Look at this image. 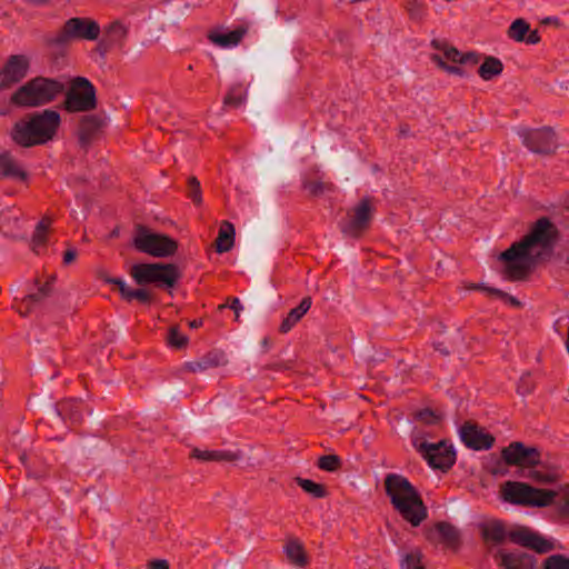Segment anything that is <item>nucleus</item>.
<instances>
[{
  "label": "nucleus",
  "instance_id": "45",
  "mask_svg": "<svg viewBox=\"0 0 569 569\" xmlns=\"http://www.w3.org/2000/svg\"><path fill=\"white\" fill-rule=\"evenodd\" d=\"M189 193L188 196L192 199L196 204H201L202 196L200 189V182L196 177L188 179Z\"/></svg>",
  "mask_w": 569,
  "mask_h": 569
},
{
  "label": "nucleus",
  "instance_id": "32",
  "mask_svg": "<svg viewBox=\"0 0 569 569\" xmlns=\"http://www.w3.org/2000/svg\"><path fill=\"white\" fill-rule=\"evenodd\" d=\"M295 481L303 491H306L313 498H325L327 496V490L325 486L320 483L301 477H297Z\"/></svg>",
  "mask_w": 569,
  "mask_h": 569
},
{
  "label": "nucleus",
  "instance_id": "44",
  "mask_svg": "<svg viewBox=\"0 0 569 569\" xmlns=\"http://www.w3.org/2000/svg\"><path fill=\"white\" fill-rule=\"evenodd\" d=\"M529 478L540 483H552L558 479V473L556 471L542 472L539 470H531L529 472Z\"/></svg>",
  "mask_w": 569,
  "mask_h": 569
},
{
  "label": "nucleus",
  "instance_id": "13",
  "mask_svg": "<svg viewBox=\"0 0 569 569\" xmlns=\"http://www.w3.org/2000/svg\"><path fill=\"white\" fill-rule=\"evenodd\" d=\"M501 457L509 466L535 467L541 465V452L537 447H527L513 441L501 450Z\"/></svg>",
  "mask_w": 569,
  "mask_h": 569
},
{
  "label": "nucleus",
  "instance_id": "37",
  "mask_svg": "<svg viewBox=\"0 0 569 569\" xmlns=\"http://www.w3.org/2000/svg\"><path fill=\"white\" fill-rule=\"evenodd\" d=\"M317 465L321 470L333 472L340 468L341 459L337 455L321 456Z\"/></svg>",
  "mask_w": 569,
  "mask_h": 569
},
{
  "label": "nucleus",
  "instance_id": "25",
  "mask_svg": "<svg viewBox=\"0 0 569 569\" xmlns=\"http://www.w3.org/2000/svg\"><path fill=\"white\" fill-rule=\"evenodd\" d=\"M234 227L229 221H223L216 239V250L219 253L228 252L234 244Z\"/></svg>",
  "mask_w": 569,
  "mask_h": 569
},
{
  "label": "nucleus",
  "instance_id": "56",
  "mask_svg": "<svg viewBox=\"0 0 569 569\" xmlns=\"http://www.w3.org/2000/svg\"><path fill=\"white\" fill-rule=\"evenodd\" d=\"M563 499L565 503L561 507V511L566 515H569V486L563 489Z\"/></svg>",
  "mask_w": 569,
  "mask_h": 569
},
{
  "label": "nucleus",
  "instance_id": "34",
  "mask_svg": "<svg viewBox=\"0 0 569 569\" xmlns=\"http://www.w3.org/2000/svg\"><path fill=\"white\" fill-rule=\"evenodd\" d=\"M422 555L420 550L416 549L405 553L400 560L401 569H423L421 565Z\"/></svg>",
  "mask_w": 569,
  "mask_h": 569
},
{
  "label": "nucleus",
  "instance_id": "39",
  "mask_svg": "<svg viewBox=\"0 0 569 569\" xmlns=\"http://www.w3.org/2000/svg\"><path fill=\"white\" fill-rule=\"evenodd\" d=\"M543 569H569V558L562 555L549 556L543 562Z\"/></svg>",
  "mask_w": 569,
  "mask_h": 569
},
{
  "label": "nucleus",
  "instance_id": "29",
  "mask_svg": "<svg viewBox=\"0 0 569 569\" xmlns=\"http://www.w3.org/2000/svg\"><path fill=\"white\" fill-rule=\"evenodd\" d=\"M503 70L502 62L495 57H487L483 63L479 67L478 73L483 80H490L499 76Z\"/></svg>",
  "mask_w": 569,
  "mask_h": 569
},
{
  "label": "nucleus",
  "instance_id": "42",
  "mask_svg": "<svg viewBox=\"0 0 569 569\" xmlns=\"http://www.w3.org/2000/svg\"><path fill=\"white\" fill-rule=\"evenodd\" d=\"M51 292V286L50 283H44V284H41L39 288H38V291L37 292H32V293H29L26 298H24V301L28 303V305H32V303H39L41 302L43 299H46Z\"/></svg>",
  "mask_w": 569,
  "mask_h": 569
},
{
  "label": "nucleus",
  "instance_id": "15",
  "mask_svg": "<svg viewBox=\"0 0 569 569\" xmlns=\"http://www.w3.org/2000/svg\"><path fill=\"white\" fill-rule=\"evenodd\" d=\"M130 22L117 19L103 27L100 46L106 50L111 48H122L129 36Z\"/></svg>",
  "mask_w": 569,
  "mask_h": 569
},
{
  "label": "nucleus",
  "instance_id": "12",
  "mask_svg": "<svg viewBox=\"0 0 569 569\" xmlns=\"http://www.w3.org/2000/svg\"><path fill=\"white\" fill-rule=\"evenodd\" d=\"M518 134L522 143L535 153L548 154L558 147L556 134L550 128L521 129Z\"/></svg>",
  "mask_w": 569,
  "mask_h": 569
},
{
  "label": "nucleus",
  "instance_id": "51",
  "mask_svg": "<svg viewBox=\"0 0 569 569\" xmlns=\"http://www.w3.org/2000/svg\"><path fill=\"white\" fill-rule=\"evenodd\" d=\"M150 569H169V563L167 560L157 559L149 563Z\"/></svg>",
  "mask_w": 569,
  "mask_h": 569
},
{
  "label": "nucleus",
  "instance_id": "7",
  "mask_svg": "<svg viewBox=\"0 0 569 569\" xmlns=\"http://www.w3.org/2000/svg\"><path fill=\"white\" fill-rule=\"evenodd\" d=\"M132 244L138 251L157 258L171 257L178 250L174 239L163 233L152 232L142 224L136 227Z\"/></svg>",
  "mask_w": 569,
  "mask_h": 569
},
{
  "label": "nucleus",
  "instance_id": "30",
  "mask_svg": "<svg viewBox=\"0 0 569 569\" xmlns=\"http://www.w3.org/2000/svg\"><path fill=\"white\" fill-rule=\"evenodd\" d=\"M530 24L522 18L516 19L508 28L507 36L516 42H525Z\"/></svg>",
  "mask_w": 569,
  "mask_h": 569
},
{
  "label": "nucleus",
  "instance_id": "11",
  "mask_svg": "<svg viewBox=\"0 0 569 569\" xmlns=\"http://www.w3.org/2000/svg\"><path fill=\"white\" fill-rule=\"evenodd\" d=\"M415 447L433 469L448 470L456 461L452 446H448L445 441L438 443L415 441Z\"/></svg>",
  "mask_w": 569,
  "mask_h": 569
},
{
  "label": "nucleus",
  "instance_id": "59",
  "mask_svg": "<svg viewBox=\"0 0 569 569\" xmlns=\"http://www.w3.org/2000/svg\"><path fill=\"white\" fill-rule=\"evenodd\" d=\"M201 326H202V320L201 319H194V320L189 322V327L191 329H197V328H199Z\"/></svg>",
  "mask_w": 569,
  "mask_h": 569
},
{
  "label": "nucleus",
  "instance_id": "47",
  "mask_svg": "<svg viewBox=\"0 0 569 569\" xmlns=\"http://www.w3.org/2000/svg\"><path fill=\"white\" fill-rule=\"evenodd\" d=\"M416 418L423 423L435 425L440 420V416H438L431 409H422L416 413Z\"/></svg>",
  "mask_w": 569,
  "mask_h": 569
},
{
  "label": "nucleus",
  "instance_id": "58",
  "mask_svg": "<svg viewBox=\"0 0 569 569\" xmlns=\"http://www.w3.org/2000/svg\"><path fill=\"white\" fill-rule=\"evenodd\" d=\"M542 24H555V26H559L560 24V21L557 17H547L545 19H542L541 21Z\"/></svg>",
  "mask_w": 569,
  "mask_h": 569
},
{
  "label": "nucleus",
  "instance_id": "8",
  "mask_svg": "<svg viewBox=\"0 0 569 569\" xmlns=\"http://www.w3.org/2000/svg\"><path fill=\"white\" fill-rule=\"evenodd\" d=\"M131 276L138 284L157 283L172 288L181 277L177 264L173 263H140L131 269Z\"/></svg>",
  "mask_w": 569,
  "mask_h": 569
},
{
  "label": "nucleus",
  "instance_id": "19",
  "mask_svg": "<svg viewBox=\"0 0 569 569\" xmlns=\"http://www.w3.org/2000/svg\"><path fill=\"white\" fill-rule=\"evenodd\" d=\"M500 567L503 569H536L537 559L533 555L522 551H499Z\"/></svg>",
  "mask_w": 569,
  "mask_h": 569
},
{
  "label": "nucleus",
  "instance_id": "18",
  "mask_svg": "<svg viewBox=\"0 0 569 569\" xmlns=\"http://www.w3.org/2000/svg\"><path fill=\"white\" fill-rule=\"evenodd\" d=\"M227 363L228 359L223 351L212 350L199 359L186 362L183 369L192 373H201L209 369L226 366Z\"/></svg>",
  "mask_w": 569,
  "mask_h": 569
},
{
  "label": "nucleus",
  "instance_id": "1",
  "mask_svg": "<svg viewBox=\"0 0 569 569\" xmlns=\"http://www.w3.org/2000/svg\"><path fill=\"white\" fill-rule=\"evenodd\" d=\"M556 229L548 218H540L531 232L500 254L506 261L505 276L509 280L523 279L543 251L551 249Z\"/></svg>",
  "mask_w": 569,
  "mask_h": 569
},
{
  "label": "nucleus",
  "instance_id": "46",
  "mask_svg": "<svg viewBox=\"0 0 569 569\" xmlns=\"http://www.w3.org/2000/svg\"><path fill=\"white\" fill-rule=\"evenodd\" d=\"M133 299L138 300L141 303H149L152 300V296L146 289H131L126 300L132 301Z\"/></svg>",
  "mask_w": 569,
  "mask_h": 569
},
{
  "label": "nucleus",
  "instance_id": "17",
  "mask_svg": "<svg viewBox=\"0 0 569 569\" xmlns=\"http://www.w3.org/2000/svg\"><path fill=\"white\" fill-rule=\"evenodd\" d=\"M509 537L512 542L526 548H530L539 553H546L553 548L551 542L542 538L540 535L529 530L528 528H521L519 530L512 531L509 533Z\"/></svg>",
  "mask_w": 569,
  "mask_h": 569
},
{
  "label": "nucleus",
  "instance_id": "38",
  "mask_svg": "<svg viewBox=\"0 0 569 569\" xmlns=\"http://www.w3.org/2000/svg\"><path fill=\"white\" fill-rule=\"evenodd\" d=\"M76 403L73 402H64L60 405L59 408L54 409L57 416H61L63 418H69L72 422H79L82 417L81 413L73 409Z\"/></svg>",
  "mask_w": 569,
  "mask_h": 569
},
{
  "label": "nucleus",
  "instance_id": "26",
  "mask_svg": "<svg viewBox=\"0 0 569 569\" xmlns=\"http://www.w3.org/2000/svg\"><path fill=\"white\" fill-rule=\"evenodd\" d=\"M246 32L247 29L241 27L227 33H211L209 39L219 47L230 48L237 46Z\"/></svg>",
  "mask_w": 569,
  "mask_h": 569
},
{
  "label": "nucleus",
  "instance_id": "41",
  "mask_svg": "<svg viewBox=\"0 0 569 569\" xmlns=\"http://www.w3.org/2000/svg\"><path fill=\"white\" fill-rule=\"evenodd\" d=\"M168 343L174 348H184L188 345V337L182 335L178 327H171L168 335Z\"/></svg>",
  "mask_w": 569,
  "mask_h": 569
},
{
  "label": "nucleus",
  "instance_id": "60",
  "mask_svg": "<svg viewBox=\"0 0 569 569\" xmlns=\"http://www.w3.org/2000/svg\"><path fill=\"white\" fill-rule=\"evenodd\" d=\"M261 347L263 349V351H268L269 350V347H270V340L269 338H263L262 341H261Z\"/></svg>",
  "mask_w": 569,
  "mask_h": 569
},
{
  "label": "nucleus",
  "instance_id": "52",
  "mask_svg": "<svg viewBox=\"0 0 569 569\" xmlns=\"http://www.w3.org/2000/svg\"><path fill=\"white\" fill-rule=\"evenodd\" d=\"M230 308L234 311L236 320H239L240 311L242 310V305L238 298H233L231 300Z\"/></svg>",
  "mask_w": 569,
  "mask_h": 569
},
{
  "label": "nucleus",
  "instance_id": "4",
  "mask_svg": "<svg viewBox=\"0 0 569 569\" xmlns=\"http://www.w3.org/2000/svg\"><path fill=\"white\" fill-rule=\"evenodd\" d=\"M64 91V84L52 78L36 77L19 87L11 96V103L21 108H36L52 102Z\"/></svg>",
  "mask_w": 569,
  "mask_h": 569
},
{
  "label": "nucleus",
  "instance_id": "20",
  "mask_svg": "<svg viewBox=\"0 0 569 569\" xmlns=\"http://www.w3.org/2000/svg\"><path fill=\"white\" fill-rule=\"evenodd\" d=\"M103 119L97 114H89L81 118L78 137L82 148H87L103 126Z\"/></svg>",
  "mask_w": 569,
  "mask_h": 569
},
{
  "label": "nucleus",
  "instance_id": "43",
  "mask_svg": "<svg viewBox=\"0 0 569 569\" xmlns=\"http://www.w3.org/2000/svg\"><path fill=\"white\" fill-rule=\"evenodd\" d=\"M406 9L412 20H421L423 17V4L420 0H406Z\"/></svg>",
  "mask_w": 569,
  "mask_h": 569
},
{
  "label": "nucleus",
  "instance_id": "22",
  "mask_svg": "<svg viewBox=\"0 0 569 569\" xmlns=\"http://www.w3.org/2000/svg\"><path fill=\"white\" fill-rule=\"evenodd\" d=\"M191 456L200 461H203V462H210V461L232 462V461H237L241 458L240 452H233V451H228V450H200L198 448H194L192 450Z\"/></svg>",
  "mask_w": 569,
  "mask_h": 569
},
{
  "label": "nucleus",
  "instance_id": "57",
  "mask_svg": "<svg viewBox=\"0 0 569 569\" xmlns=\"http://www.w3.org/2000/svg\"><path fill=\"white\" fill-rule=\"evenodd\" d=\"M446 71L450 74H458V76H462L463 74V71L461 68L457 67V66H449L446 67Z\"/></svg>",
  "mask_w": 569,
  "mask_h": 569
},
{
  "label": "nucleus",
  "instance_id": "31",
  "mask_svg": "<svg viewBox=\"0 0 569 569\" xmlns=\"http://www.w3.org/2000/svg\"><path fill=\"white\" fill-rule=\"evenodd\" d=\"M284 552L292 565L302 567L307 563L306 553L298 541L288 542L284 547Z\"/></svg>",
  "mask_w": 569,
  "mask_h": 569
},
{
  "label": "nucleus",
  "instance_id": "9",
  "mask_svg": "<svg viewBox=\"0 0 569 569\" xmlns=\"http://www.w3.org/2000/svg\"><path fill=\"white\" fill-rule=\"evenodd\" d=\"M96 106V89L92 83L83 77L74 78L66 93V110L69 112H84L93 110Z\"/></svg>",
  "mask_w": 569,
  "mask_h": 569
},
{
  "label": "nucleus",
  "instance_id": "55",
  "mask_svg": "<svg viewBox=\"0 0 569 569\" xmlns=\"http://www.w3.org/2000/svg\"><path fill=\"white\" fill-rule=\"evenodd\" d=\"M445 59H446V58L443 57V54H442V56H440V54H432V56H431V60H432L435 63H437V66H438L439 68H441V69H443V70H446V67H448V64L446 63Z\"/></svg>",
  "mask_w": 569,
  "mask_h": 569
},
{
  "label": "nucleus",
  "instance_id": "6",
  "mask_svg": "<svg viewBox=\"0 0 569 569\" xmlns=\"http://www.w3.org/2000/svg\"><path fill=\"white\" fill-rule=\"evenodd\" d=\"M556 496L553 490L537 489L520 481H506L501 487V498L518 506L547 507Z\"/></svg>",
  "mask_w": 569,
  "mask_h": 569
},
{
  "label": "nucleus",
  "instance_id": "54",
  "mask_svg": "<svg viewBox=\"0 0 569 569\" xmlns=\"http://www.w3.org/2000/svg\"><path fill=\"white\" fill-rule=\"evenodd\" d=\"M477 63L478 62V56L475 52H468L466 54H461V63Z\"/></svg>",
  "mask_w": 569,
  "mask_h": 569
},
{
  "label": "nucleus",
  "instance_id": "21",
  "mask_svg": "<svg viewBox=\"0 0 569 569\" xmlns=\"http://www.w3.org/2000/svg\"><path fill=\"white\" fill-rule=\"evenodd\" d=\"M427 538L432 542H440L452 547L459 540V531L453 525L440 521L435 525V529L428 533Z\"/></svg>",
  "mask_w": 569,
  "mask_h": 569
},
{
  "label": "nucleus",
  "instance_id": "61",
  "mask_svg": "<svg viewBox=\"0 0 569 569\" xmlns=\"http://www.w3.org/2000/svg\"><path fill=\"white\" fill-rule=\"evenodd\" d=\"M436 349H437L440 353H442V355H445V356H448V355H449V351H448V350L442 346V343H438V345L436 346Z\"/></svg>",
  "mask_w": 569,
  "mask_h": 569
},
{
  "label": "nucleus",
  "instance_id": "27",
  "mask_svg": "<svg viewBox=\"0 0 569 569\" xmlns=\"http://www.w3.org/2000/svg\"><path fill=\"white\" fill-rule=\"evenodd\" d=\"M481 535L486 541L500 543L505 540L507 532L500 521L493 520L481 526Z\"/></svg>",
  "mask_w": 569,
  "mask_h": 569
},
{
  "label": "nucleus",
  "instance_id": "16",
  "mask_svg": "<svg viewBox=\"0 0 569 569\" xmlns=\"http://www.w3.org/2000/svg\"><path fill=\"white\" fill-rule=\"evenodd\" d=\"M461 441L473 450H488L493 446L495 438L478 426L466 422L459 431Z\"/></svg>",
  "mask_w": 569,
  "mask_h": 569
},
{
  "label": "nucleus",
  "instance_id": "48",
  "mask_svg": "<svg viewBox=\"0 0 569 569\" xmlns=\"http://www.w3.org/2000/svg\"><path fill=\"white\" fill-rule=\"evenodd\" d=\"M110 283L116 284L119 288V291L123 299H126L131 290V288L126 283L124 280L119 278H112L108 280Z\"/></svg>",
  "mask_w": 569,
  "mask_h": 569
},
{
  "label": "nucleus",
  "instance_id": "33",
  "mask_svg": "<svg viewBox=\"0 0 569 569\" xmlns=\"http://www.w3.org/2000/svg\"><path fill=\"white\" fill-rule=\"evenodd\" d=\"M52 220L48 217H44L36 227L34 233L32 236V249L36 251L38 247H41L46 242L47 231L51 224Z\"/></svg>",
  "mask_w": 569,
  "mask_h": 569
},
{
  "label": "nucleus",
  "instance_id": "49",
  "mask_svg": "<svg viewBox=\"0 0 569 569\" xmlns=\"http://www.w3.org/2000/svg\"><path fill=\"white\" fill-rule=\"evenodd\" d=\"M526 43L528 44H537L540 42V36L538 30H530L526 36Z\"/></svg>",
  "mask_w": 569,
  "mask_h": 569
},
{
  "label": "nucleus",
  "instance_id": "53",
  "mask_svg": "<svg viewBox=\"0 0 569 569\" xmlns=\"http://www.w3.org/2000/svg\"><path fill=\"white\" fill-rule=\"evenodd\" d=\"M528 377H529V375L522 376L521 379H520V385L518 387V391L521 395H526V393L531 391V387L529 385H527V382H526Z\"/></svg>",
  "mask_w": 569,
  "mask_h": 569
},
{
  "label": "nucleus",
  "instance_id": "40",
  "mask_svg": "<svg viewBox=\"0 0 569 569\" xmlns=\"http://www.w3.org/2000/svg\"><path fill=\"white\" fill-rule=\"evenodd\" d=\"M303 187L306 190L310 192L312 196H320L325 193L326 191H332L333 184L332 183H326L322 181H306L303 183Z\"/></svg>",
  "mask_w": 569,
  "mask_h": 569
},
{
  "label": "nucleus",
  "instance_id": "28",
  "mask_svg": "<svg viewBox=\"0 0 569 569\" xmlns=\"http://www.w3.org/2000/svg\"><path fill=\"white\" fill-rule=\"evenodd\" d=\"M247 96V89L242 83H233L223 99V107H240L246 102Z\"/></svg>",
  "mask_w": 569,
  "mask_h": 569
},
{
  "label": "nucleus",
  "instance_id": "2",
  "mask_svg": "<svg viewBox=\"0 0 569 569\" xmlns=\"http://www.w3.org/2000/svg\"><path fill=\"white\" fill-rule=\"evenodd\" d=\"M385 490L393 509L412 527L420 526L427 519V507L419 491L405 476L386 475Z\"/></svg>",
  "mask_w": 569,
  "mask_h": 569
},
{
  "label": "nucleus",
  "instance_id": "10",
  "mask_svg": "<svg viewBox=\"0 0 569 569\" xmlns=\"http://www.w3.org/2000/svg\"><path fill=\"white\" fill-rule=\"evenodd\" d=\"M375 207L369 198L361 199L350 211L339 227L346 237L358 238L369 228Z\"/></svg>",
  "mask_w": 569,
  "mask_h": 569
},
{
  "label": "nucleus",
  "instance_id": "50",
  "mask_svg": "<svg viewBox=\"0 0 569 569\" xmlns=\"http://www.w3.org/2000/svg\"><path fill=\"white\" fill-rule=\"evenodd\" d=\"M77 251L73 248H69L63 254V263L69 264L76 260Z\"/></svg>",
  "mask_w": 569,
  "mask_h": 569
},
{
  "label": "nucleus",
  "instance_id": "5",
  "mask_svg": "<svg viewBox=\"0 0 569 569\" xmlns=\"http://www.w3.org/2000/svg\"><path fill=\"white\" fill-rule=\"evenodd\" d=\"M99 24L87 18H71L67 20L62 29L46 37L47 46L62 49L76 40H96L100 34Z\"/></svg>",
  "mask_w": 569,
  "mask_h": 569
},
{
  "label": "nucleus",
  "instance_id": "36",
  "mask_svg": "<svg viewBox=\"0 0 569 569\" xmlns=\"http://www.w3.org/2000/svg\"><path fill=\"white\" fill-rule=\"evenodd\" d=\"M469 289H480L490 295H495V296L499 297L500 299L509 302L510 305H512L515 307L520 306V302L517 300V298L509 296L508 293H506L499 289H496V288L487 287L485 284H472L469 287Z\"/></svg>",
  "mask_w": 569,
  "mask_h": 569
},
{
  "label": "nucleus",
  "instance_id": "3",
  "mask_svg": "<svg viewBox=\"0 0 569 569\" xmlns=\"http://www.w3.org/2000/svg\"><path fill=\"white\" fill-rule=\"evenodd\" d=\"M60 121L59 112L47 109L34 113L29 120L17 122L11 137L16 143L26 148L43 144L54 137Z\"/></svg>",
  "mask_w": 569,
  "mask_h": 569
},
{
  "label": "nucleus",
  "instance_id": "62",
  "mask_svg": "<svg viewBox=\"0 0 569 569\" xmlns=\"http://www.w3.org/2000/svg\"><path fill=\"white\" fill-rule=\"evenodd\" d=\"M20 461H21L23 465H26V461H27V453H26V452H22V453L20 455Z\"/></svg>",
  "mask_w": 569,
  "mask_h": 569
},
{
  "label": "nucleus",
  "instance_id": "35",
  "mask_svg": "<svg viewBox=\"0 0 569 569\" xmlns=\"http://www.w3.org/2000/svg\"><path fill=\"white\" fill-rule=\"evenodd\" d=\"M432 46L443 52L446 60L461 63V53L453 47L448 46L439 40H433Z\"/></svg>",
  "mask_w": 569,
  "mask_h": 569
},
{
  "label": "nucleus",
  "instance_id": "23",
  "mask_svg": "<svg viewBox=\"0 0 569 569\" xmlns=\"http://www.w3.org/2000/svg\"><path fill=\"white\" fill-rule=\"evenodd\" d=\"M311 298L305 297L298 307L291 309L279 327L280 332H289L296 326V323H298L301 320V318L308 312V310L311 307Z\"/></svg>",
  "mask_w": 569,
  "mask_h": 569
},
{
  "label": "nucleus",
  "instance_id": "14",
  "mask_svg": "<svg viewBox=\"0 0 569 569\" xmlns=\"http://www.w3.org/2000/svg\"><path fill=\"white\" fill-rule=\"evenodd\" d=\"M29 66V59L26 56H11L0 70V89L21 81L28 74Z\"/></svg>",
  "mask_w": 569,
  "mask_h": 569
},
{
  "label": "nucleus",
  "instance_id": "24",
  "mask_svg": "<svg viewBox=\"0 0 569 569\" xmlns=\"http://www.w3.org/2000/svg\"><path fill=\"white\" fill-rule=\"evenodd\" d=\"M0 174L24 180L27 173L20 168L16 159L7 151L0 152Z\"/></svg>",
  "mask_w": 569,
  "mask_h": 569
}]
</instances>
